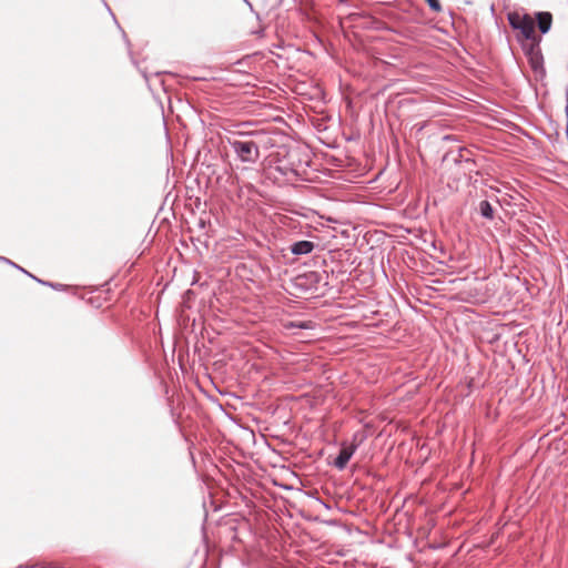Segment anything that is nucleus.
<instances>
[{"instance_id":"7ed1b4c3","label":"nucleus","mask_w":568,"mask_h":568,"mask_svg":"<svg viewBox=\"0 0 568 568\" xmlns=\"http://www.w3.org/2000/svg\"><path fill=\"white\" fill-rule=\"evenodd\" d=\"M523 44V49L528 58L529 64L535 72H544V58L540 50V38L528 40Z\"/></svg>"},{"instance_id":"f03ea898","label":"nucleus","mask_w":568,"mask_h":568,"mask_svg":"<svg viewBox=\"0 0 568 568\" xmlns=\"http://www.w3.org/2000/svg\"><path fill=\"white\" fill-rule=\"evenodd\" d=\"M508 21L511 28L519 30L527 41L536 38L535 21L530 16L511 12L508 14Z\"/></svg>"},{"instance_id":"20e7f679","label":"nucleus","mask_w":568,"mask_h":568,"mask_svg":"<svg viewBox=\"0 0 568 568\" xmlns=\"http://www.w3.org/2000/svg\"><path fill=\"white\" fill-rule=\"evenodd\" d=\"M357 447H358V444H356V443H353L351 445H343L339 450V454L337 455V457L334 460V466L337 469L343 470L346 467V465L348 464L352 456L355 454Z\"/></svg>"},{"instance_id":"1a4fd4ad","label":"nucleus","mask_w":568,"mask_h":568,"mask_svg":"<svg viewBox=\"0 0 568 568\" xmlns=\"http://www.w3.org/2000/svg\"><path fill=\"white\" fill-rule=\"evenodd\" d=\"M308 277L315 282H318L322 277V275L317 272H312L310 273Z\"/></svg>"},{"instance_id":"6e6552de","label":"nucleus","mask_w":568,"mask_h":568,"mask_svg":"<svg viewBox=\"0 0 568 568\" xmlns=\"http://www.w3.org/2000/svg\"><path fill=\"white\" fill-rule=\"evenodd\" d=\"M427 2V4L429 6V8L434 11V12H440L442 11V4L439 2V0H425Z\"/></svg>"},{"instance_id":"9b49d317","label":"nucleus","mask_w":568,"mask_h":568,"mask_svg":"<svg viewBox=\"0 0 568 568\" xmlns=\"http://www.w3.org/2000/svg\"><path fill=\"white\" fill-rule=\"evenodd\" d=\"M17 268L21 270L22 272L27 273L28 276H32L31 273H28L27 271H24L23 268H21L20 266H18Z\"/></svg>"},{"instance_id":"39448f33","label":"nucleus","mask_w":568,"mask_h":568,"mask_svg":"<svg viewBox=\"0 0 568 568\" xmlns=\"http://www.w3.org/2000/svg\"><path fill=\"white\" fill-rule=\"evenodd\" d=\"M315 244L311 241H298L291 245V252L294 255H306L311 253Z\"/></svg>"},{"instance_id":"f8f14e48","label":"nucleus","mask_w":568,"mask_h":568,"mask_svg":"<svg viewBox=\"0 0 568 568\" xmlns=\"http://www.w3.org/2000/svg\"><path fill=\"white\" fill-rule=\"evenodd\" d=\"M37 281H38L39 283H41V284H47V285H49V284H50V283H47V282L41 281V280H37Z\"/></svg>"},{"instance_id":"ddd939ff","label":"nucleus","mask_w":568,"mask_h":568,"mask_svg":"<svg viewBox=\"0 0 568 568\" xmlns=\"http://www.w3.org/2000/svg\"><path fill=\"white\" fill-rule=\"evenodd\" d=\"M49 285H50L51 287H53V288H59V285H54V284H51V283H50Z\"/></svg>"},{"instance_id":"f257e3e1","label":"nucleus","mask_w":568,"mask_h":568,"mask_svg":"<svg viewBox=\"0 0 568 568\" xmlns=\"http://www.w3.org/2000/svg\"><path fill=\"white\" fill-rule=\"evenodd\" d=\"M229 144L243 163L254 164L260 159V146L252 140L229 139Z\"/></svg>"},{"instance_id":"423d86ee","label":"nucleus","mask_w":568,"mask_h":568,"mask_svg":"<svg viewBox=\"0 0 568 568\" xmlns=\"http://www.w3.org/2000/svg\"><path fill=\"white\" fill-rule=\"evenodd\" d=\"M537 22L540 32L547 33L551 28L552 17L549 12H538Z\"/></svg>"},{"instance_id":"0eeeda50","label":"nucleus","mask_w":568,"mask_h":568,"mask_svg":"<svg viewBox=\"0 0 568 568\" xmlns=\"http://www.w3.org/2000/svg\"><path fill=\"white\" fill-rule=\"evenodd\" d=\"M479 211L483 217L491 220L494 217V210L488 201H481L479 203Z\"/></svg>"},{"instance_id":"9d476101","label":"nucleus","mask_w":568,"mask_h":568,"mask_svg":"<svg viewBox=\"0 0 568 568\" xmlns=\"http://www.w3.org/2000/svg\"><path fill=\"white\" fill-rule=\"evenodd\" d=\"M0 260H1V261H4L6 263H9V264L13 265L14 267H18V265H17V264H14L13 262H11L10 260H8V258H6V257L0 256Z\"/></svg>"}]
</instances>
